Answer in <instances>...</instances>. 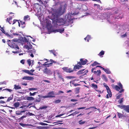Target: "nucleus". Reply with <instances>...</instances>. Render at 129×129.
<instances>
[{"mask_svg": "<svg viewBox=\"0 0 129 129\" xmlns=\"http://www.w3.org/2000/svg\"><path fill=\"white\" fill-rule=\"evenodd\" d=\"M67 6L66 4H65L63 8L62 6L61 5L60 7L57 9L54 10L53 9L51 11L52 20L56 23H59V25H63L65 24V21L63 19L61 18L58 17L63 15L65 12Z\"/></svg>", "mask_w": 129, "mask_h": 129, "instance_id": "obj_1", "label": "nucleus"}, {"mask_svg": "<svg viewBox=\"0 0 129 129\" xmlns=\"http://www.w3.org/2000/svg\"><path fill=\"white\" fill-rule=\"evenodd\" d=\"M7 43L9 46L12 48L19 49V48L18 46L19 41L17 39H14L11 40H8Z\"/></svg>", "mask_w": 129, "mask_h": 129, "instance_id": "obj_2", "label": "nucleus"}, {"mask_svg": "<svg viewBox=\"0 0 129 129\" xmlns=\"http://www.w3.org/2000/svg\"><path fill=\"white\" fill-rule=\"evenodd\" d=\"M104 86L106 88L107 90V92L108 93L106 95V97L108 99L109 98V96L110 98L112 96V94L109 87L107 85H104Z\"/></svg>", "mask_w": 129, "mask_h": 129, "instance_id": "obj_3", "label": "nucleus"}, {"mask_svg": "<svg viewBox=\"0 0 129 129\" xmlns=\"http://www.w3.org/2000/svg\"><path fill=\"white\" fill-rule=\"evenodd\" d=\"M19 41V43L20 42L22 44H24L25 43L28 42L29 43V42H28V40L26 39L25 37H22L21 38L19 39H17Z\"/></svg>", "mask_w": 129, "mask_h": 129, "instance_id": "obj_4", "label": "nucleus"}, {"mask_svg": "<svg viewBox=\"0 0 129 129\" xmlns=\"http://www.w3.org/2000/svg\"><path fill=\"white\" fill-rule=\"evenodd\" d=\"M43 71L44 73L48 75H51L52 73L51 70L46 67L43 70Z\"/></svg>", "mask_w": 129, "mask_h": 129, "instance_id": "obj_5", "label": "nucleus"}, {"mask_svg": "<svg viewBox=\"0 0 129 129\" xmlns=\"http://www.w3.org/2000/svg\"><path fill=\"white\" fill-rule=\"evenodd\" d=\"M84 59L82 58L80 59V61L78 62L77 64H79L81 66L86 64L88 60L86 59H85L84 60Z\"/></svg>", "mask_w": 129, "mask_h": 129, "instance_id": "obj_6", "label": "nucleus"}, {"mask_svg": "<svg viewBox=\"0 0 129 129\" xmlns=\"http://www.w3.org/2000/svg\"><path fill=\"white\" fill-rule=\"evenodd\" d=\"M62 69L64 71L67 73H71L74 71L73 69L71 68H69L68 67H64L62 68Z\"/></svg>", "mask_w": 129, "mask_h": 129, "instance_id": "obj_7", "label": "nucleus"}, {"mask_svg": "<svg viewBox=\"0 0 129 129\" xmlns=\"http://www.w3.org/2000/svg\"><path fill=\"white\" fill-rule=\"evenodd\" d=\"M85 69L81 70L78 71L77 72V74L80 75L84 73L83 75L82 76H84L86 75V73L88 72V71L87 70H86L85 71Z\"/></svg>", "mask_w": 129, "mask_h": 129, "instance_id": "obj_8", "label": "nucleus"}, {"mask_svg": "<svg viewBox=\"0 0 129 129\" xmlns=\"http://www.w3.org/2000/svg\"><path fill=\"white\" fill-rule=\"evenodd\" d=\"M57 76L60 80H62L63 82H64V80L63 78V76L61 73L59 72H57Z\"/></svg>", "mask_w": 129, "mask_h": 129, "instance_id": "obj_9", "label": "nucleus"}, {"mask_svg": "<svg viewBox=\"0 0 129 129\" xmlns=\"http://www.w3.org/2000/svg\"><path fill=\"white\" fill-rule=\"evenodd\" d=\"M64 31V28H62L61 29H59L54 30L53 31V32H59L60 33H63Z\"/></svg>", "mask_w": 129, "mask_h": 129, "instance_id": "obj_10", "label": "nucleus"}, {"mask_svg": "<svg viewBox=\"0 0 129 129\" xmlns=\"http://www.w3.org/2000/svg\"><path fill=\"white\" fill-rule=\"evenodd\" d=\"M48 94L49 96V98L54 97H55L54 96L55 94L54 92L53 91L49 92Z\"/></svg>", "mask_w": 129, "mask_h": 129, "instance_id": "obj_11", "label": "nucleus"}, {"mask_svg": "<svg viewBox=\"0 0 129 129\" xmlns=\"http://www.w3.org/2000/svg\"><path fill=\"white\" fill-rule=\"evenodd\" d=\"M23 80H32L34 79V78L33 77L25 76L22 78Z\"/></svg>", "mask_w": 129, "mask_h": 129, "instance_id": "obj_12", "label": "nucleus"}, {"mask_svg": "<svg viewBox=\"0 0 129 129\" xmlns=\"http://www.w3.org/2000/svg\"><path fill=\"white\" fill-rule=\"evenodd\" d=\"M82 67V66L80 65L77 64V65L74 66V68L73 69L74 70L76 71V69H79L80 68H81Z\"/></svg>", "mask_w": 129, "mask_h": 129, "instance_id": "obj_13", "label": "nucleus"}, {"mask_svg": "<svg viewBox=\"0 0 129 129\" xmlns=\"http://www.w3.org/2000/svg\"><path fill=\"white\" fill-rule=\"evenodd\" d=\"M93 73L95 74L96 75L99 77L101 73V71L100 70H98L97 71H93Z\"/></svg>", "mask_w": 129, "mask_h": 129, "instance_id": "obj_14", "label": "nucleus"}, {"mask_svg": "<svg viewBox=\"0 0 129 129\" xmlns=\"http://www.w3.org/2000/svg\"><path fill=\"white\" fill-rule=\"evenodd\" d=\"M118 85L120 86L121 88V90L119 91V93H121L123 92L124 89H123V87L122 84H121V83L119 82Z\"/></svg>", "mask_w": 129, "mask_h": 129, "instance_id": "obj_15", "label": "nucleus"}, {"mask_svg": "<svg viewBox=\"0 0 129 129\" xmlns=\"http://www.w3.org/2000/svg\"><path fill=\"white\" fill-rule=\"evenodd\" d=\"M113 88L116 89V90L119 91V90L121 89L120 87L117 85L114 86L113 87Z\"/></svg>", "mask_w": 129, "mask_h": 129, "instance_id": "obj_16", "label": "nucleus"}, {"mask_svg": "<svg viewBox=\"0 0 129 129\" xmlns=\"http://www.w3.org/2000/svg\"><path fill=\"white\" fill-rule=\"evenodd\" d=\"M23 72L27 73L29 74L30 75H34V74L32 73H30L29 70H23Z\"/></svg>", "mask_w": 129, "mask_h": 129, "instance_id": "obj_17", "label": "nucleus"}, {"mask_svg": "<svg viewBox=\"0 0 129 129\" xmlns=\"http://www.w3.org/2000/svg\"><path fill=\"white\" fill-rule=\"evenodd\" d=\"M13 99V95H12L8 98L7 100L6 101V102H8L12 100Z\"/></svg>", "mask_w": 129, "mask_h": 129, "instance_id": "obj_18", "label": "nucleus"}, {"mask_svg": "<svg viewBox=\"0 0 129 129\" xmlns=\"http://www.w3.org/2000/svg\"><path fill=\"white\" fill-rule=\"evenodd\" d=\"M25 48L28 50H29L32 48V45L30 44H29V45H25Z\"/></svg>", "mask_w": 129, "mask_h": 129, "instance_id": "obj_19", "label": "nucleus"}, {"mask_svg": "<svg viewBox=\"0 0 129 129\" xmlns=\"http://www.w3.org/2000/svg\"><path fill=\"white\" fill-rule=\"evenodd\" d=\"M52 63L51 62L49 63H45L43 64V65L45 66L46 67H49V66H52Z\"/></svg>", "mask_w": 129, "mask_h": 129, "instance_id": "obj_20", "label": "nucleus"}, {"mask_svg": "<svg viewBox=\"0 0 129 129\" xmlns=\"http://www.w3.org/2000/svg\"><path fill=\"white\" fill-rule=\"evenodd\" d=\"M103 70H104V71L108 74H110L111 73V72L108 69H105L104 68V69H103Z\"/></svg>", "mask_w": 129, "mask_h": 129, "instance_id": "obj_21", "label": "nucleus"}, {"mask_svg": "<svg viewBox=\"0 0 129 129\" xmlns=\"http://www.w3.org/2000/svg\"><path fill=\"white\" fill-rule=\"evenodd\" d=\"M20 22L21 23L22 26L21 27L22 28H24L25 26V22H23L21 21H20Z\"/></svg>", "mask_w": 129, "mask_h": 129, "instance_id": "obj_22", "label": "nucleus"}, {"mask_svg": "<svg viewBox=\"0 0 129 129\" xmlns=\"http://www.w3.org/2000/svg\"><path fill=\"white\" fill-rule=\"evenodd\" d=\"M117 106L118 107L120 108L121 109H123L124 110L126 107V105H118Z\"/></svg>", "mask_w": 129, "mask_h": 129, "instance_id": "obj_23", "label": "nucleus"}, {"mask_svg": "<svg viewBox=\"0 0 129 129\" xmlns=\"http://www.w3.org/2000/svg\"><path fill=\"white\" fill-rule=\"evenodd\" d=\"M91 87L94 89H97L98 88L97 85L93 83L91 84Z\"/></svg>", "mask_w": 129, "mask_h": 129, "instance_id": "obj_24", "label": "nucleus"}, {"mask_svg": "<svg viewBox=\"0 0 129 129\" xmlns=\"http://www.w3.org/2000/svg\"><path fill=\"white\" fill-rule=\"evenodd\" d=\"M20 105V103L18 102H17L14 103V106L16 108L18 107Z\"/></svg>", "mask_w": 129, "mask_h": 129, "instance_id": "obj_25", "label": "nucleus"}, {"mask_svg": "<svg viewBox=\"0 0 129 129\" xmlns=\"http://www.w3.org/2000/svg\"><path fill=\"white\" fill-rule=\"evenodd\" d=\"M100 63H98L96 61H95L91 65V66L92 67H94V66L97 65V64H100Z\"/></svg>", "mask_w": 129, "mask_h": 129, "instance_id": "obj_26", "label": "nucleus"}, {"mask_svg": "<svg viewBox=\"0 0 129 129\" xmlns=\"http://www.w3.org/2000/svg\"><path fill=\"white\" fill-rule=\"evenodd\" d=\"M14 88L16 90L19 89L21 88V87L19 85H17L16 84L14 85Z\"/></svg>", "mask_w": 129, "mask_h": 129, "instance_id": "obj_27", "label": "nucleus"}, {"mask_svg": "<svg viewBox=\"0 0 129 129\" xmlns=\"http://www.w3.org/2000/svg\"><path fill=\"white\" fill-rule=\"evenodd\" d=\"M20 125L23 127H25L27 126H30V125L28 124H24L23 123H20Z\"/></svg>", "mask_w": 129, "mask_h": 129, "instance_id": "obj_28", "label": "nucleus"}, {"mask_svg": "<svg viewBox=\"0 0 129 129\" xmlns=\"http://www.w3.org/2000/svg\"><path fill=\"white\" fill-rule=\"evenodd\" d=\"M17 21L18 22V25L20 27V24L19 22V20H16V19H14L13 21V23H12V24H15L16 23V22Z\"/></svg>", "mask_w": 129, "mask_h": 129, "instance_id": "obj_29", "label": "nucleus"}, {"mask_svg": "<svg viewBox=\"0 0 129 129\" xmlns=\"http://www.w3.org/2000/svg\"><path fill=\"white\" fill-rule=\"evenodd\" d=\"M26 99L28 100H33L34 99L31 96H28L26 97Z\"/></svg>", "mask_w": 129, "mask_h": 129, "instance_id": "obj_30", "label": "nucleus"}, {"mask_svg": "<svg viewBox=\"0 0 129 129\" xmlns=\"http://www.w3.org/2000/svg\"><path fill=\"white\" fill-rule=\"evenodd\" d=\"M84 39L85 40H87V41L88 42L89 40L90 39V38L89 36L88 35Z\"/></svg>", "mask_w": 129, "mask_h": 129, "instance_id": "obj_31", "label": "nucleus"}, {"mask_svg": "<svg viewBox=\"0 0 129 129\" xmlns=\"http://www.w3.org/2000/svg\"><path fill=\"white\" fill-rule=\"evenodd\" d=\"M29 16L28 15L25 16L24 17L23 19L25 21H26L27 20H28V18L29 19Z\"/></svg>", "mask_w": 129, "mask_h": 129, "instance_id": "obj_32", "label": "nucleus"}, {"mask_svg": "<svg viewBox=\"0 0 129 129\" xmlns=\"http://www.w3.org/2000/svg\"><path fill=\"white\" fill-rule=\"evenodd\" d=\"M25 112V111H22L20 112L17 111L16 112V115H20L21 114V113L24 112Z\"/></svg>", "mask_w": 129, "mask_h": 129, "instance_id": "obj_33", "label": "nucleus"}, {"mask_svg": "<svg viewBox=\"0 0 129 129\" xmlns=\"http://www.w3.org/2000/svg\"><path fill=\"white\" fill-rule=\"evenodd\" d=\"M117 113L119 118H121L123 117V115L122 114L118 112H117Z\"/></svg>", "mask_w": 129, "mask_h": 129, "instance_id": "obj_34", "label": "nucleus"}, {"mask_svg": "<svg viewBox=\"0 0 129 129\" xmlns=\"http://www.w3.org/2000/svg\"><path fill=\"white\" fill-rule=\"evenodd\" d=\"M80 88L78 87L75 88V92L76 93H78L79 92V90Z\"/></svg>", "mask_w": 129, "mask_h": 129, "instance_id": "obj_35", "label": "nucleus"}, {"mask_svg": "<svg viewBox=\"0 0 129 129\" xmlns=\"http://www.w3.org/2000/svg\"><path fill=\"white\" fill-rule=\"evenodd\" d=\"M12 19V17H10L9 18H7L6 20V21L7 22H8L10 24H11V23L10 22V21Z\"/></svg>", "mask_w": 129, "mask_h": 129, "instance_id": "obj_36", "label": "nucleus"}, {"mask_svg": "<svg viewBox=\"0 0 129 129\" xmlns=\"http://www.w3.org/2000/svg\"><path fill=\"white\" fill-rule=\"evenodd\" d=\"M125 111L126 112L129 113V105L126 106V108L125 110Z\"/></svg>", "mask_w": 129, "mask_h": 129, "instance_id": "obj_37", "label": "nucleus"}, {"mask_svg": "<svg viewBox=\"0 0 129 129\" xmlns=\"http://www.w3.org/2000/svg\"><path fill=\"white\" fill-rule=\"evenodd\" d=\"M124 98H121L120 100H119L118 102L119 104H121L123 102Z\"/></svg>", "mask_w": 129, "mask_h": 129, "instance_id": "obj_38", "label": "nucleus"}, {"mask_svg": "<svg viewBox=\"0 0 129 129\" xmlns=\"http://www.w3.org/2000/svg\"><path fill=\"white\" fill-rule=\"evenodd\" d=\"M104 51L103 50H102L100 52L98 55L100 56H101L104 55Z\"/></svg>", "mask_w": 129, "mask_h": 129, "instance_id": "obj_39", "label": "nucleus"}, {"mask_svg": "<svg viewBox=\"0 0 129 129\" xmlns=\"http://www.w3.org/2000/svg\"><path fill=\"white\" fill-rule=\"evenodd\" d=\"M66 77L69 79H71L75 78V77L74 76H66Z\"/></svg>", "mask_w": 129, "mask_h": 129, "instance_id": "obj_40", "label": "nucleus"}, {"mask_svg": "<svg viewBox=\"0 0 129 129\" xmlns=\"http://www.w3.org/2000/svg\"><path fill=\"white\" fill-rule=\"evenodd\" d=\"M38 92H34L33 93H32L31 92H30V93H29V94H30V96H34V95H35V94L37 93Z\"/></svg>", "mask_w": 129, "mask_h": 129, "instance_id": "obj_41", "label": "nucleus"}, {"mask_svg": "<svg viewBox=\"0 0 129 129\" xmlns=\"http://www.w3.org/2000/svg\"><path fill=\"white\" fill-rule=\"evenodd\" d=\"M102 76L105 81H107V79L106 76L104 75H102Z\"/></svg>", "mask_w": 129, "mask_h": 129, "instance_id": "obj_42", "label": "nucleus"}, {"mask_svg": "<svg viewBox=\"0 0 129 129\" xmlns=\"http://www.w3.org/2000/svg\"><path fill=\"white\" fill-rule=\"evenodd\" d=\"M82 120H81L80 121H79V124H84L85 122V121H83L82 122Z\"/></svg>", "mask_w": 129, "mask_h": 129, "instance_id": "obj_43", "label": "nucleus"}, {"mask_svg": "<svg viewBox=\"0 0 129 129\" xmlns=\"http://www.w3.org/2000/svg\"><path fill=\"white\" fill-rule=\"evenodd\" d=\"M82 7H83V8H86V9H83V11H85L86 10H87V6L86 5H82Z\"/></svg>", "mask_w": 129, "mask_h": 129, "instance_id": "obj_44", "label": "nucleus"}, {"mask_svg": "<svg viewBox=\"0 0 129 129\" xmlns=\"http://www.w3.org/2000/svg\"><path fill=\"white\" fill-rule=\"evenodd\" d=\"M27 62L29 66L31 64V60L30 59H28L27 60Z\"/></svg>", "mask_w": 129, "mask_h": 129, "instance_id": "obj_45", "label": "nucleus"}, {"mask_svg": "<svg viewBox=\"0 0 129 129\" xmlns=\"http://www.w3.org/2000/svg\"><path fill=\"white\" fill-rule=\"evenodd\" d=\"M37 90V88H29L28 90L29 91H31L32 90Z\"/></svg>", "mask_w": 129, "mask_h": 129, "instance_id": "obj_46", "label": "nucleus"}, {"mask_svg": "<svg viewBox=\"0 0 129 129\" xmlns=\"http://www.w3.org/2000/svg\"><path fill=\"white\" fill-rule=\"evenodd\" d=\"M47 108V106H44L42 107H41L40 108V109H46Z\"/></svg>", "mask_w": 129, "mask_h": 129, "instance_id": "obj_47", "label": "nucleus"}, {"mask_svg": "<svg viewBox=\"0 0 129 129\" xmlns=\"http://www.w3.org/2000/svg\"><path fill=\"white\" fill-rule=\"evenodd\" d=\"M6 82L5 81H4L3 82H0V85L2 84H6Z\"/></svg>", "mask_w": 129, "mask_h": 129, "instance_id": "obj_48", "label": "nucleus"}, {"mask_svg": "<svg viewBox=\"0 0 129 129\" xmlns=\"http://www.w3.org/2000/svg\"><path fill=\"white\" fill-rule=\"evenodd\" d=\"M61 100H56L55 101V103H60L61 102Z\"/></svg>", "mask_w": 129, "mask_h": 129, "instance_id": "obj_49", "label": "nucleus"}, {"mask_svg": "<svg viewBox=\"0 0 129 129\" xmlns=\"http://www.w3.org/2000/svg\"><path fill=\"white\" fill-rule=\"evenodd\" d=\"M6 90L7 91H8L9 92H11L12 91V90L11 89H9L8 88H6L5 89H4L3 90Z\"/></svg>", "mask_w": 129, "mask_h": 129, "instance_id": "obj_50", "label": "nucleus"}, {"mask_svg": "<svg viewBox=\"0 0 129 129\" xmlns=\"http://www.w3.org/2000/svg\"><path fill=\"white\" fill-rule=\"evenodd\" d=\"M26 117V116H23L20 118L18 119L20 120H22L23 118H25Z\"/></svg>", "mask_w": 129, "mask_h": 129, "instance_id": "obj_51", "label": "nucleus"}, {"mask_svg": "<svg viewBox=\"0 0 129 129\" xmlns=\"http://www.w3.org/2000/svg\"><path fill=\"white\" fill-rule=\"evenodd\" d=\"M127 33H126L124 34L121 36V37L122 38H123L127 36Z\"/></svg>", "mask_w": 129, "mask_h": 129, "instance_id": "obj_52", "label": "nucleus"}, {"mask_svg": "<svg viewBox=\"0 0 129 129\" xmlns=\"http://www.w3.org/2000/svg\"><path fill=\"white\" fill-rule=\"evenodd\" d=\"M27 115H28V116H33L34 115V114H33L32 113H31L29 112H28V113L27 114Z\"/></svg>", "mask_w": 129, "mask_h": 129, "instance_id": "obj_53", "label": "nucleus"}, {"mask_svg": "<svg viewBox=\"0 0 129 129\" xmlns=\"http://www.w3.org/2000/svg\"><path fill=\"white\" fill-rule=\"evenodd\" d=\"M7 103V102H6V101H3V100L0 101V103H1V104L5 103Z\"/></svg>", "mask_w": 129, "mask_h": 129, "instance_id": "obj_54", "label": "nucleus"}, {"mask_svg": "<svg viewBox=\"0 0 129 129\" xmlns=\"http://www.w3.org/2000/svg\"><path fill=\"white\" fill-rule=\"evenodd\" d=\"M122 94H120L118 95L116 97V99H119L120 98Z\"/></svg>", "mask_w": 129, "mask_h": 129, "instance_id": "obj_55", "label": "nucleus"}, {"mask_svg": "<svg viewBox=\"0 0 129 129\" xmlns=\"http://www.w3.org/2000/svg\"><path fill=\"white\" fill-rule=\"evenodd\" d=\"M12 52L14 53H19V51H12Z\"/></svg>", "mask_w": 129, "mask_h": 129, "instance_id": "obj_56", "label": "nucleus"}, {"mask_svg": "<svg viewBox=\"0 0 129 129\" xmlns=\"http://www.w3.org/2000/svg\"><path fill=\"white\" fill-rule=\"evenodd\" d=\"M25 60L24 59L20 61V62L22 64H24V63Z\"/></svg>", "mask_w": 129, "mask_h": 129, "instance_id": "obj_57", "label": "nucleus"}, {"mask_svg": "<svg viewBox=\"0 0 129 129\" xmlns=\"http://www.w3.org/2000/svg\"><path fill=\"white\" fill-rule=\"evenodd\" d=\"M1 30L3 33L5 34L4 29L3 28L1 27Z\"/></svg>", "mask_w": 129, "mask_h": 129, "instance_id": "obj_58", "label": "nucleus"}, {"mask_svg": "<svg viewBox=\"0 0 129 129\" xmlns=\"http://www.w3.org/2000/svg\"><path fill=\"white\" fill-rule=\"evenodd\" d=\"M97 67H99L101 69H102L103 70V69H104V68L102 67V66H96V68Z\"/></svg>", "mask_w": 129, "mask_h": 129, "instance_id": "obj_59", "label": "nucleus"}, {"mask_svg": "<svg viewBox=\"0 0 129 129\" xmlns=\"http://www.w3.org/2000/svg\"><path fill=\"white\" fill-rule=\"evenodd\" d=\"M96 91H97V92H98V93L99 94H101L102 93V92H103V91H102V92L101 91H100L99 90H95Z\"/></svg>", "mask_w": 129, "mask_h": 129, "instance_id": "obj_60", "label": "nucleus"}, {"mask_svg": "<svg viewBox=\"0 0 129 129\" xmlns=\"http://www.w3.org/2000/svg\"><path fill=\"white\" fill-rule=\"evenodd\" d=\"M49 51L51 52V53H52L53 55H55V52L54 51L52 50H49Z\"/></svg>", "mask_w": 129, "mask_h": 129, "instance_id": "obj_61", "label": "nucleus"}, {"mask_svg": "<svg viewBox=\"0 0 129 129\" xmlns=\"http://www.w3.org/2000/svg\"><path fill=\"white\" fill-rule=\"evenodd\" d=\"M85 107H81L78 108H77V109L78 110H80V109H85Z\"/></svg>", "mask_w": 129, "mask_h": 129, "instance_id": "obj_62", "label": "nucleus"}, {"mask_svg": "<svg viewBox=\"0 0 129 129\" xmlns=\"http://www.w3.org/2000/svg\"><path fill=\"white\" fill-rule=\"evenodd\" d=\"M40 100H40V98H39L38 99H36V101L37 102H40Z\"/></svg>", "mask_w": 129, "mask_h": 129, "instance_id": "obj_63", "label": "nucleus"}, {"mask_svg": "<svg viewBox=\"0 0 129 129\" xmlns=\"http://www.w3.org/2000/svg\"><path fill=\"white\" fill-rule=\"evenodd\" d=\"M43 81L45 82H47L48 83H50V81L48 80H43Z\"/></svg>", "mask_w": 129, "mask_h": 129, "instance_id": "obj_64", "label": "nucleus"}]
</instances>
